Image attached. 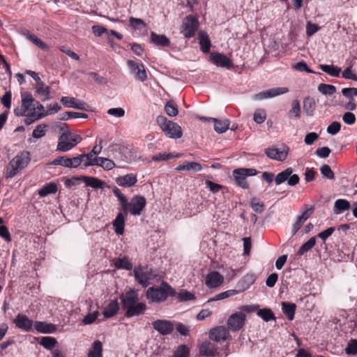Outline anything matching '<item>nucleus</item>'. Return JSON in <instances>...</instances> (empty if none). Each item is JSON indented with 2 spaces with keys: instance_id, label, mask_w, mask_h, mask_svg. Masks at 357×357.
<instances>
[{
  "instance_id": "nucleus-1",
  "label": "nucleus",
  "mask_w": 357,
  "mask_h": 357,
  "mask_svg": "<svg viewBox=\"0 0 357 357\" xmlns=\"http://www.w3.org/2000/svg\"><path fill=\"white\" fill-rule=\"evenodd\" d=\"M21 106L15 109L14 112L17 116H32L35 119L43 118L44 112L43 105L38 100H36L32 95L26 92L22 94Z\"/></svg>"
},
{
  "instance_id": "nucleus-2",
  "label": "nucleus",
  "mask_w": 357,
  "mask_h": 357,
  "mask_svg": "<svg viewBox=\"0 0 357 357\" xmlns=\"http://www.w3.org/2000/svg\"><path fill=\"white\" fill-rule=\"evenodd\" d=\"M122 307L126 310L125 316L132 317L144 314L146 305L144 303H138V294L135 290H130L120 296Z\"/></svg>"
},
{
  "instance_id": "nucleus-3",
  "label": "nucleus",
  "mask_w": 357,
  "mask_h": 357,
  "mask_svg": "<svg viewBox=\"0 0 357 357\" xmlns=\"http://www.w3.org/2000/svg\"><path fill=\"white\" fill-rule=\"evenodd\" d=\"M112 191L116 196L123 211H128L133 215H139L145 208L146 201L143 196L135 195L128 202L126 197L118 188L115 187Z\"/></svg>"
},
{
  "instance_id": "nucleus-4",
  "label": "nucleus",
  "mask_w": 357,
  "mask_h": 357,
  "mask_svg": "<svg viewBox=\"0 0 357 357\" xmlns=\"http://www.w3.org/2000/svg\"><path fill=\"white\" fill-rule=\"evenodd\" d=\"M176 291L167 282H163L159 287H149L146 291V298L153 303L165 301L169 296H175Z\"/></svg>"
},
{
  "instance_id": "nucleus-5",
  "label": "nucleus",
  "mask_w": 357,
  "mask_h": 357,
  "mask_svg": "<svg viewBox=\"0 0 357 357\" xmlns=\"http://www.w3.org/2000/svg\"><path fill=\"white\" fill-rule=\"evenodd\" d=\"M156 122L166 137L172 139H179L182 137V129L178 123L168 120L164 116H158Z\"/></svg>"
},
{
  "instance_id": "nucleus-6",
  "label": "nucleus",
  "mask_w": 357,
  "mask_h": 357,
  "mask_svg": "<svg viewBox=\"0 0 357 357\" xmlns=\"http://www.w3.org/2000/svg\"><path fill=\"white\" fill-rule=\"evenodd\" d=\"M30 160V153L28 151H23L17 155L9 162L6 172V178L14 177L20 170L25 168L28 165Z\"/></svg>"
},
{
  "instance_id": "nucleus-7",
  "label": "nucleus",
  "mask_w": 357,
  "mask_h": 357,
  "mask_svg": "<svg viewBox=\"0 0 357 357\" xmlns=\"http://www.w3.org/2000/svg\"><path fill=\"white\" fill-rule=\"evenodd\" d=\"M82 139L79 135H73L70 130H66L59 137L56 151L67 152L75 147Z\"/></svg>"
},
{
  "instance_id": "nucleus-8",
  "label": "nucleus",
  "mask_w": 357,
  "mask_h": 357,
  "mask_svg": "<svg viewBox=\"0 0 357 357\" xmlns=\"http://www.w3.org/2000/svg\"><path fill=\"white\" fill-rule=\"evenodd\" d=\"M246 315L243 312H236L230 315L227 319V326L231 331H238L245 325Z\"/></svg>"
},
{
  "instance_id": "nucleus-9",
  "label": "nucleus",
  "mask_w": 357,
  "mask_h": 357,
  "mask_svg": "<svg viewBox=\"0 0 357 357\" xmlns=\"http://www.w3.org/2000/svg\"><path fill=\"white\" fill-rule=\"evenodd\" d=\"M257 174V170L255 169L241 168L234 170L233 175L236 183L243 188H248V185L245 181L248 176H255Z\"/></svg>"
},
{
  "instance_id": "nucleus-10",
  "label": "nucleus",
  "mask_w": 357,
  "mask_h": 357,
  "mask_svg": "<svg viewBox=\"0 0 357 357\" xmlns=\"http://www.w3.org/2000/svg\"><path fill=\"white\" fill-rule=\"evenodd\" d=\"M199 26L197 18L192 15L186 17L182 24L181 32L186 38H191L195 35Z\"/></svg>"
},
{
  "instance_id": "nucleus-11",
  "label": "nucleus",
  "mask_w": 357,
  "mask_h": 357,
  "mask_svg": "<svg viewBox=\"0 0 357 357\" xmlns=\"http://www.w3.org/2000/svg\"><path fill=\"white\" fill-rule=\"evenodd\" d=\"M133 272L136 280L143 287H147L153 279L151 269L148 267H136Z\"/></svg>"
},
{
  "instance_id": "nucleus-12",
  "label": "nucleus",
  "mask_w": 357,
  "mask_h": 357,
  "mask_svg": "<svg viewBox=\"0 0 357 357\" xmlns=\"http://www.w3.org/2000/svg\"><path fill=\"white\" fill-rule=\"evenodd\" d=\"M289 151V147L284 146L281 149L268 148L265 150V153L272 160L284 161L287 158Z\"/></svg>"
},
{
  "instance_id": "nucleus-13",
  "label": "nucleus",
  "mask_w": 357,
  "mask_h": 357,
  "mask_svg": "<svg viewBox=\"0 0 357 357\" xmlns=\"http://www.w3.org/2000/svg\"><path fill=\"white\" fill-rule=\"evenodd\" d=\"M127 63L131 73L135 75L136 79L141 82H144L146 79V73L142 63H136L132 60H128Z\"/></svg>"
},
{
  "instance_id": "nucleus-14",
  "label": "nucleus",
  "mask_w": 357,
  "mask_h": 357,
  "mask_svg": "<svg viewBox=\"0 0 357 357\" xmlns=\"http://www.w3.org/2000/svg\"><path fill=\"white\" fill-rule=\"evenodd\" d=\"M289 91L287 87H278L260 92L253 96L256 100H261L266 98H273L279 95L284 94Z\"/></svg>"
},
{
  "instance_id": "nucleus-15",
  "label": "nucleus",
  "mask_w": 357,
  "mask_h": 357,
  "mask_svg": "<svg viewBox=\"0 0 357 357\" xmlns=\"http://www.w3.org/2000/svg\"><path fill=\"white\" fill-rule=\"evenodd\" d=\"M153 328L160 333L161 335L170 334L173 329L174 326L170 321L165 319H158L152 323Z\"/></svg>"
},
{
  "instance_id": "nucleus-16",
  "label": "nucleus",
  "mask_w": 357,
  "mask_h": 357,
  "mask_svg": "<svg viewBox=\"0 0 357 357\" xmlns=\"http://www.w3.org/2000/svg\"><path fill=\"white\" fill-rule=\"evenodd\" d=\"M229 335V331L225 326H217L209 331V338L218 342L226 340Z\"/></svg>"
},
{
  "instance_id": "nucleus-17",
  "label": "nucleus",
  "mask_w": 357,
  "mask_h": 357,
  "mask_svg": "<svg viewBox=\"0 0 357 357\" xmlns=\"http://www.w3.org/2000/svg\"><path fill=\"white\" fill-rule=\"evenodd\" d=\"M224 277L218 271L209 273L205 279V284L208 288H216L222 285Z\"/></svg>"
},
{
  "instance_id": "nucleus-18",
  "label": "nucleus",
  "mask_w": 357,
  "mask_h": 357,
  "mask_svg": "<svg viewBox=\"0 0 357 357\" xmlns=\"http://www.w3.org/2000/svg\"><path fill=\"white\" fill-rule=\"evenodd\" d=\"M16 327L24 331H30L32 329L33 321L29 319L26 315L18 314L13 320Z\"/></svg>"
},
{
  "instance_id": "nucleus-19",
  "label": "nucleus",
  "mask_w": 357,
  "mask_h": 357,
  "mask_svg": "<svg viewBox=\"0 0 357 357\" xmlns=\"http://www.w3.org/2000/svg\"><path fill=\"white\" fill-rule=\"evenodd\" d=\"M210 60L212 63L219 67L231 68L232 63L231 60L224 54L214 52L211 54Z\"/></svg>"
},
{
  "instance_id": "nucleus-20",
  "label": "nucleus",
  "mask_w": 357,
  "mask_h": 357,
  "mask_svg": "<svg viewBox=\"0 0 357 357\" xmlns=\"http://www.w3.org/2000/svg\"><path fill=\"white\" fill-rule=\"evenodd\" d=\"M61 102L63 105H65L67 107L88 111L87 104L82 101L77 102L75 98L67 96L62 97L61 98Z\"/></svg>"
},
{
  "instance_id": "nucleus-21",
  "label": "nucleus",
  "mask_w": 357,
  "mask_h": 357,
  "mask_svg": "<svg viewBox=\"0 0 357 357\" xmlns=\"http://www.w3.org/2000/svg\"><path fill=\"white\" fill-rule=\"evenodd\" d=\"M36 93L42 101H46L52 98L50 95V88L46 86L43 82H39L34 86Z\"/></svg>"
},
{
  "instance_id": "nucleus-22",
  "label": "nucleus",
  "mask_w": 357,
  "mask_h": 357,
  "mask_svg": "<svg viewBox=\"0 0 357 357\" xmlns=\"http://www.w3.org/2000/svg\"><path fill=\"white\" fill-rule=\"evenodd\" d=\"M115 181L119 186L130 188L137 183V178L135 174H128L126 175L117 177Z\"/></svg>"
},
{
  "instance_id": "nucleus-23",
  "label": "nucleus",
  "mask_w": 357,
  "mask_h": 357,
  "mask_svg": "<svg viewBox=\"0 0 357 357\" xmlns=\"http://www.w3.org/2000/svg\"><path fill=\"white\" fill-rule=\"evenodd\" d=\"M216 353L217 348L215 345L211 342L206 341L199 347V354L202 356L210 357L215 356Z\"/></svg>"
},
{
  "instance_id": "nucleus-24",
  "label": "nucleus",
  "mask_w": 357,
  "mask_h": 357,
  "mask_svg": "<svg viewBox=\"0 0 357 357\" xmlns=\"http://www.w3.org/2000/svg\"><path fill=\"white\" fill-rule=\"evenodd\" d=\"M202 169V165L197 162H185L181 165H179L175 168L177 172L181 171H192V172H200Z\"/></svg>"
},
{
  "instance_id": "nucleus-25",
  "label": "nucleus",
  "mask_w": 357,
  "mask_h": 357,
  "mask_svg": "<svg viewBox=\"0 0 357 357\" xmlns=\"http://www.w3.org/2000/svg\"><path fill=\"white\" fill-rule=\"evenodd\" d=\"M34 327L38 332L42 333H52L56 331V327L54 324L43 321H36Z\"/></svg>"
},
{
  "instance_id": "nucleus-26",
  "label": "nucleus",
  "mask_w": 357,
  "mask_h": 357,
  "mask_svg": "<svg viewBox=\"0 0 357 357\" xmlns=\"http://www.w3.org/2000/svg\"><path fill=\"white\" fill-rule=\"evenodd\" d=\"M351 204L349 201L344 199H337L334 203L333 212L340 214L350 208Z\"/></svg>"
},
{
  "instance_id": "nucleus-27",
  "label": "nucleus",
  "mask_w": 357,
  "mask_h": 357,
  "mask_svg": "<svg viewBox=\"0 0 357 357\" xmlns=\"http://www.w3.org/2000/svg\"><path fill=\"white\" fill-rule=\"evenodd\" d=\"M119 310V304L116 300L112 301L105 308L103 314L106 318L114 316Z\"/></svg>"
},
{
  "instance_id": "nucleus-28",
  "label": "nucleus",
  "mask_w": 357,
  "mask_h": 357,
  "mask_svg": "<svg viewBox=\"0 0 357 357\" xmlns=\"http://www.w3.org/2000/svg\"><path fill=\"white\" fill-rule=\"evenodd\" d=\"M82 181L87 185L93 188H102L105 185V182L102 180L93 176H83Z\"/></svg>"
},
{
  "instance_id": "nucleus-29",
  "label": "nucleus",
  "mask_w": 357,
  "mask_h": 357,
  "mask_svg": "<svg viewBox=\"0 0 357 357\" xmlns=\"http://www.w3.org/2000/svg\"><path fill=\"white\" fill-rule=\"evenodd\" d=\"M198 38L202 51L204 53L208 52L211 46V43L207 33L204 31L200 32L199 33Z\"/></svg>"
},
{
  "instance_id": "nucleus-30",
  "label": "nucleus",
  "mask_w": 357,
  "mask_h": 357,
  "mask_svg": "<svg viewBox=\"0 0 357 357\" xmlns=\"http://www.w3.org/2000/svg\"><path fill=\"white\" fill-rule=\"evenodd\" d=\"M214 123V130L218 133H223L229 129L230 121L228 119L219 120L218 119H213Z\"/></svg>"
},
{
  "instance_id": "nucleus-31",
  "label": "nucleus",
  "mask_w": 357,
  "mask_h": 357,
  "mask_svg": "<svg viewBox=\"0 0 357 357\" xmlns=\"http://www.w3.org/2000/svg\"><path fill=\"white\" fill-rule=\"evenodd\" d=\"M102 344L100 340H96L91 345L88 353V357H102Z\"/></svg>"
},
{
  "instance_id": "nucleus-32",
  "label": "nucleus",
  "mask_w": 357,
  "mask_h": 357,
  "mask_svg": "<svg viewBox=\"0 0 357 357\" xmlns=\"http://www.w3.org/2000/svg\"><path fill=\"white\" fill-rule=\"evenodd\" d=\"M83 163L84 167L89 166H97L99 158L98 156H94L91 153H83Z\"/></svg>"
},
{
  "instance_id": "nucleus-33",
  "label": "nucleus",
  "mask_w": 357,
  "mask_h": 357,
  "mask_svg": "<svg viewBox=\"0 0 357 357\" xmlns=\"http://www.w3.org/2000/svg\"><path fill=\"white\" fill-rule=\"evenodd\" d=\"M319 67L322 71L333 77H338L341 72L340 68L333 65L321 64Z\"/></svg>"
},
{
  "instance_id": "nucleus-34",
  "label": "nucleus",
  "mask_w": 357,
  "mask_h": 357,
  "mask_svg": "<svg viewBox=\"0 0 357 357\" xmlns=\"http://www.w3.org/2000/svg\"><path fill=\"white\" fill-rule=\"evenodd\" d=\"M151 41L157 45L166 47L169 45V40L165 35H158L154 32L151 34Z\"/></svg>"
},
{
  "instance_id": "nucleus-35",
  "label": "nucleus",
  "mask_w": 357,
  "mask_h": 357,
  "mask_svg": "<svg viewBox=\"0 0 357 357\" xmlns=\"http://www.w3.org/2000/svg\"><path fill=\"white\" fill-rule=\"evenodd\" d=\"M292 173L293 169L291 167H289L278 174L276 177L275 178V182L276 185H278L286 181H287L288 178L291 176Z\"/></svg>"
},
{
  "instance_id": "nucleus-36",
  "label": "nucleus",
  "mask_w": 357,
  "mask_h": 357,
  "mask_svg": "<svg viewBox=\"0 0 357 357\" xmlns=\"http://www.w3.org/2000/svg\"><path fill=\"white\" fill-rule=\"evenodd\" d=\"M289 118L299 119L301 116V106L298 100H294L291 102V108L288 112Z\"/></svg>"
},
{
  "instance_id": "nucleus-37",
  "label": "nucleus",
  "mask_w": 357,
  "mask_h": 357,
  "mask_svg": "<svg viewBox=\"0 0 357 357\" xmlns=\"http://www.w3.org/2000/svg\"><path fill=\"white\" fill-rule=\"evenodd\" d=\"M296 305L294 303H282L283 312L287 315L289 320H293L294 317Z\"/></svg>"
},
{
  "instance_id": "nucleus-38",
  "label": "nucleus",
  "mask_w": 357,
  "mask_h": 357,
  "mask_svg": "<svg viewBox=\"0 0 357 357\" xmlns=\"http://www.w3.org/2000/svg\"><path fill=\"white\" fill-rule=\"evenodd\" d=\"M24 36L28 40L31 41L33 44L40 47L41 50H45L48 49L47 45L43 43L40 38H38L34 34L27 32L24 33Z\"/></svg>"
},
{
  "instance_id": "nucleus-39",
  "label": "nucleus",
  "mask_w": 357,
  "mask_h": 357,
  "mask_svg": "<svg viewBox=\"0 0 357 357\" xmlns=\"http://www.w3.org/2000/svg\"><path fill=\"white\" fill-rule=\"evenodd\" d=\"M238 293H239V291L236 290V289L227 290L226 291H224V292H222V293H220V294L215 295L214 297L210 298L208 301V302H213V301L225 299V298H229L230 296L236 295Z\"/></svg>"
},
{
  "instance_id": "nucleus-40",
  "label": "nucleus",
  "mask_w": 357,
  "mask_h": 357,
  "mask_svg": "<svg viewBox=\"0 0 357 357\" xmlns=\"http://www.w3.org/2000/svg\"><path fill=\"white\" fill-rule=\"evenodd\" d=\"M56 190V185L54 183H50L41 188L38 191V195L40 197H45L49 194L55 193Z\"/></svg>"
},
{
  "instance_id": "nucleus-41",
  "label": "nucleus",
  "mask_w": 357,
  "mask_h": 357,
  "mask_svg": "<svg viewBox=\"0 0 357 357\" xmlns=\"http://www.w3.org/2000/svg\"><path fill=\"white\" fill-rule=\"evenodd\" d=\"M316 243V238L312 237L307 242L303 243L298 251V255L301 256L310 250Z\"/></svg>"
},
{
  "instance_id": "nucleus-42",
  "label": "nucleus",
  "mask_w": 357,
  "mask_h": 357,
  "mask_svg": "<svg viewBox=\"0 0 357 357\" xmlns=\"http://www.w3.org/2000/svg\"><path fill=\"white\" fill-rule=\"evenodd\" d=\"M315 107V101L313 98L307 97L303 100V110L307 116L312 114Z\"/></svg>"
},
{
  "instance_id": "nucleus-43",
  "label": "nucleus",
  "mask_w": 357,
  "mask_h": 357,
  "mask_svg": "<svg viewBox=\"0 0 357 357\" xmlns=\"http://www.w3.org/2000/svg\"><path fill=\"white\" fill-rule=\"evenodd\" d=\"M97 166L108 171L115 167V163L110 159L100 157Z\"/></svg>"
},
{
  "instance_id": "nucleus-44",
  "label": "nucleus",
  "mask_w": 357,
  "mask_h": 357,
  "mask_svg": "<svg viewBox=\"0 0 357 357\" xmlns=\"http://www.w3.org/2000/svg\"><path fill=\"white\" fill-rule=\"evenodd\" d=\"M40 344L44 348L51 350L56 345L57 341L54 337L47 336L43 337L41 339Z\"/></svg>"
},
{
  "instance_id": "nucleus-45",
  "label": "nucleus",
  "mask_w": 357,
  "mask_h": 357,
  "mask_svg": "<svg viewBox=\"0 0 357 357\" xmlns=\"http://www.w3.org/2000/svg\"><path fill=\"white\" fill-rule=\"evenodd\" d=\"M318 91L324 95H333L336 91L335 86L327 84H320L318 86Z\"/></svg>"
},
{
  "instance_id": "nucleus-46",
  "label": "nucleus",
  "mask_w": 357,
  "mask_h": 357,
  "mask_svg": "<svg viewBox=\"0 0 357 357\" xmlns=\"http://www.w3.org/2000/svg\"><path fill=\"white\" fill-rule=\"evenodd\" d=\"M114 265L117 268H123L128 271L132 268L131 262L126 258L116 259Z\"/></svg>"
},
{
  "instance_id": "nucleus-47",
  "label": "nucleus",
  "mask_w": 357,
  "mask_h": 357,
  "mask_svg": "<svg viewBox=\"0 0 357 357\" xmlns=\"http://www.w3.org/2000/svg\"><path fill=\"white\" fill-rule=\"evenodd\" d=\"M49 165H61L66 168H70V158L66 156H59Z\"/></svg>"
},
{
  "instance_id": "nucleus-48",
  "label": "nucleus",
  "mask_w": 357,
  "mask_h": 357,
  "mask_svg": "<svg viewBox=\"0 0 357 357\" xmlns=\"http://www.w3.org/2000/svg\"><path fill=\"white\" fill-rule=\"evenodd\" d=\"M257 315L263 319L265 321L275 319L274 314L270 309L264 308L257 312Z\"/></svg>"
},
{
  "instance_id": "nucleus-49",
  "label": "nucleus",
  "mask_w": 357,
  "mask_h": 357,
  "mask_svg": "<svg viewBox=\"0 0 357 357\" xmlns=\"http://www.w3.org/2000/svg\"><path fill=\"white\" fill-rule=\"evenodd\" d=\"M165 110L166 114L169 116H175L178 114V110L177 107L173 103L172 101H168L165 106Z\"/></svg>"
},
{
  "instance_id": "nucleus-50",
  "label": "nucleus",
  "mask_w": 357,
  "mask_h": 357,
  "mask_svg": "<svg viewBox=\"0 0 357 357\" xmlns=\"http://www.w3.org/2000/svg\"><path fill=\"white\" fill-rule=\"evenodd\" d=\"M47 126L45 124L38 125L33 131L32 136L33 138L40 139L46 134Z\"/></svg>"
},
{
  "instance_id": "nucleus-51",
  "label": "nucleus",
  "mask_w": 357,
  "mask_h": 357,
  "mask_svg": "<svg viewBox=\"0 0 357 357\" xmlns=\"http://www.w3.org/2000/svg\"><path fill=\"white\" fill-rule=\"evenodd\" d=\"M60 109L61 106L58 103L55 102L54 104H50L47 106V109L44 108V112H43V118L55 114Z\"/></svg>"
},
{
  "instance_id": "nucleus-52",
  "label": "nucleus",
  "mask_w": 357,
  "mask_h": 357,
  "mask_svg": "<svg viewBox=\"0 0 357 357\" xmlns=\"http://www.w3.org/2000/svg\"><path fill=\"white\" fill-rule=\"evenodd\" d=\"M345 352L348 355H356L357 354V340L352 339L345 348Z\"/></svg>"
},
{
  "instance_id": "nucleus-53",
  "label": "nucleus",
  "mask_w": 357,
  "mask_h": 357,
  "mask_svg": "<svg viewBox=\"0 0 357 357\" xmlns=\"http://www.w3.org/2000/svg\"><path fill=\"white\" fill-rule=\"evenodd\" d=\"M314 212V208L310 207L305 209L301 215H298L296 223H301L305 222Z\"/></svg>"
},
{
  "instance_id": "nucleus-54",
  "label": "nucleus",
  "mask_w": 357,
  "mask_h": 357,
  "mask_svg": "<svg viewBox=\"0 0 357 357\" xmlns=\"http://www.w3.org/2000/svg\"><path fill=\"white\" fill-rule=\"evenodd\" d=\"M129 22L130 25L135 29H142L146 26L144 22L139 18L131 17L129 19Z\"/></svg>"
},
{
  "instance_id": "nucleus-55",
  "label": "nucleus",
  "mask_w": 357,
  "mask_h": 357,
  "mask_svg": "<svg viewBox=\"0 0 357 357\" xmlns=\"http://www.w3.org/2000/svg\"><path fill=\"white\" fill-rule=\"evenodd\" d=\"M266 119V114L264 109H257L254 113L253 119L257 123H262Z\"/></svg>"
},
{
  "instance_id": "nucleus-56",
  "label": "nucleus",
  "mask_w": 357,
  "mask_h": 357,
  "mask_svg": "<svg viewBox=\"0 0 357 357\" xmlns=\"http://www.w3.org/2000/svg\"><path fill=\"white\" fill-rule=\"evenodd\" d=\"M176 296L180 301H190L195 298V296L186 290H181L179 293H176Z\"/></svg>"
},
{
  "instance_id": "nucleus-57",
  "label": "nucleus",
  "mask_w": 357,
  "mask_h": 357,
  "mask_svg": "<svg viewBox=\"0 0 357 357\" xmlns=\"http://www.w3.org/2000/svg\"><path fill=\"white\" fill-rule=\"evenodd\" d=\"M98 316H99L98 311H94L93 312L89 313L83 319L82 323L85 325L91 324L92 323H93L96 321V319L98 318Z\"/></svg>"
},
{
  "instance_id": "nucleus-58",
  "label": "nucleus",
  "mask_w": 357,
  "mask_h": 357,
  "mask_svg": "<svg viewBox=\"0 0 357 357\" xmlns=\"http://www.w3.org/2000/svg\"><path fill=\"white\" fill-rule=\"evenodd\" d=\"M321 173L324 177L328 179H333L335 177L334 173L328 165H323L321 169Z\"/></svg>"
},
{
  "instance_id": "nucleus-59",
  "label": "nucleus",
  "mask_w": 357,
  "mask_h": 357,
  "mask_svg": "<svg viewBox=\"0 0 357 357\" xmlns=\"http://www.w3.org/2000/svg\"><path fill=\"white\" fill-rule=\"evenodd\" d=\"M341 129V124L337 121H334L327 128V132L331 135H336Z\"/></svg>"
},
{
  "instance_id": "nucleus-60",
  "label": "nucleus",
  "mask_w": 357,
  "mask_h": 357,
  "mask_svg": "<svg viewBox=\"0 0 357 357\" xmlns=\"http://www.w3.org/2000/svg\"><path fill=\"white\" fill-rule=\"evenodd\" d=\"M294 68H295L296 70L303 72L305 71L308 73H313L314 72L309 69L307 63L304 61H301L293 66Z\"/></svg>"
},
{
  "instance_id": "nucleus-61",
  "label": "nucleus",
  "mask_w": 357,
  "mask_h": 357,
  "mask_svg": "<svg viewBox=\"0 0 357 357\" xmlns=\"http://www.w3.org/2000/svg\"><path fill=\"white\" fill-rule=\"evenodd\" d=\"M188 349L185 345H181L174 353V357H188Z\"/></svg>"
},
{
  "instance_id": "nucleus-62",
  "label": "nucleus",
  "mask_w": 357,
  "mask_h": 357,
  "mask_svg": "<svg viewBox=\"0 0 357 357\" xmlns=\"http://www.w3.org/2000/svg\"><path fill=\"white\" fill-rule=\"evenodd\" d=\"M342 93L344 96L351 100L353 97L357 96V88H344Z\"/></svg>"
},
{
  "instance_id": "nucleus-63",
  "label": "nucleus",
  "mask_w": 357,
  "mask_h": 357,
  "mask_svg": "<svg viewBox=\"0 0 357 357\" xmlns=\"http://www.w3.org/2000/svg\"><path fill=\"white\" fill-rule=\"evenodd\" d=\"M11 96L12 93L10 91H8L1 97V102L6 108L9 109L11 105Z\"/></svg>"
},
{
  "instance_id": "nucleus-64",
  "label": "nucleus",
  "mask_w": 357,
  "mask_h": 357,
  "mask_svg": "<svg viewBox=\"0 0 357 357\" xmlns=\"http://www.w3.org/2000/svg\"><path fill=\"white\" fill-rule=\"evenodd\" d=\"M342 77L344 79L357 81V76L352 72V66L347 67L342 73Z\"/></svg>"
}]
</instances>
